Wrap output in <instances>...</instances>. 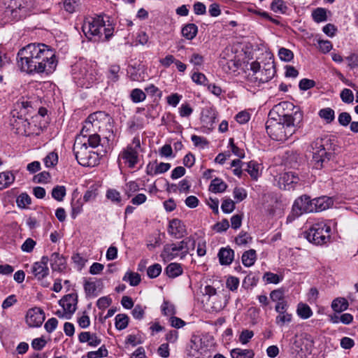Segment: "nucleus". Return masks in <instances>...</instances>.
<instances>
[{
	"label": "nucleus",
	"mask_w": 358,
	"mask_h": 358,
	"mask_svg": "<svg viewBox=\"0 0 358 358\" xmlns=\"http://www.w3.org/2000/svg\"><path fill=\"white\" fill-rule=\"evenodd\" d=\"M17 65L27 73L49 74L57 66L55 52L44 43H30L21 48L17 53Z\"/></svg>",
	"instance_id": "obj_1"
},
{
	"label": "nucleus",
	"mask_w": 358,
	"mask_h": 358,
	"mask_svg": "<svg viewBox=\"0 0 358 358\" xmlns=\"http://www.w3.org/2000/svg\"><path fill=\"white\" fill-rule=\"evenodd\" d=\"M279 107L292 108L293 111L290 114L279 115L278 120L268 119L266 123V129L271 138L275 141H285L301 127L303 120V113L299 107H296L289 102L280 103Z\"/></svg>",
	"instance_id": "obj_2"
},
{
	"label": "nucleus",
	"mask_w": 358,
	"mask_h": 358,
	"mask_svg": "<svg viewBox=\"0 0 358 358\" xmlns=\"http://www.w3.org/2000/svg\"><path fill=\"white\" fill-rule=\"evenodd\" d=\"M82 29L85 36L94 42L108 40L114 31L113 26L109 23L106 24L100 16L85 21Z\"/></svg>",
	"instance_id": "obj_3"
},
{
	"label": "nucleus",
	"mask_w": 358,
	"mask_h": 358,
	"mask_svg": "<svg viewBox=\"0 0 358 358\" xmlns=\"http://www.w3.org/2000/svg\"><path fill=\"white\" fill-rule=\"evenodd\" d=\"M250 71L247 76V81L252 86L257 87L271 80L275 73L273 62L271 61L265 63L263 66L258 62H252Z\"/></svg>",
	"instance_id": "obj_4"
},
{
	"label": "nucleus",
	"mask_w": 358,
	"mask_h": 358,
	"mask_svg": "<svg viewBox=\"0 0 358 358\" xmlns=\"http://www.w3.org/2000/svg\"><path fill=\"white\" fill-rule=\"evenodd\" d=\"M313 159L312 163L316 169H320L331 156V139L328 136L318 138L311 144Z\"/></svg>",
	"instance_id": "obj_5"
},
{
	"label": "nucleus",
	"mask_w": 358,
	"mask_h": 358,
	"mask_svg": "<svg viewBox=\"0 0 358 358\" xmlns=\"http://www.w3.org/2000/svg\"><path fill=\"white\" fill-rule=\"evenodd\" d=\"M96 64L80 62L73 68V76L78 85L89 88L96 80Z\"/></svg>",
	"instance_id": "obj_6"
},
{
	"label": "nucleus",
	"mask_w": 358,
	"mask_h": 358,
	"mask_svg": "<svg viewBox=\"0 0 358 358\" xmlns=\"http://www.w3.org/2000/svg\"><path fill=\"white\" fill-rule=\"evenodd\" d=\"M73 152L78 162L83 166H94L99 163V155L88 149L87 142L77 136L73 145Z\"/></svg>",
	"instance_id": "obj_7"
},
{
	"label": "nucleus",
	"mask_w": 358,
	"mask_h": 358,
	"mask_svg": "<svg viewBox=\"0 0 358 358\" xmlns=\"http://www.w3.org/2000/svg\"><path fill=\"white\" fill-rule=\"evenodd\" d=\"M331 227L323 220H317L305 232L307 240L315 245L327 243L331 237Z\"/></svg>",
	"instance_id": "obj_8"
},
{
	"label": "nucleus",
	"mask_w": 358,
	"mask_h": 358,
	"mask_svg": "<svg viewBox=\"0 0 358 358\" xmlns=\"http://www.w3.org/2000/svg\"><path fill=\"white\" fill-rule=\"evenodd\" d=\"M141 148V141L138 136L133 138L131 144L128 145L120 153L118 162H123L129 168H134L138 162V151Z\"/></svg>",
	"instance_id": "obj_9"
},
{
	"label": "nucleus",
	"mask_w": 358,
	"mask_h": 358,
	"mask_svg": "<svg viewBox=\"0 0 358 358\" xmlns=\"http://www.w3.org/2000/svg\"><path fill=\"white\" fill-rule=\"evenodd\" d=\"M78 296L76 294H69L64 296L59 304L62 310H58L55 313L58 317L70 320L77 309Z\"/></svg>",
	"instance_id": "obj_10"
},
{
	"label": "nucleus",
	"mask_w": 358,
	"mask_h": 358,
	"mask_svg": "<svg viewBox=\"0 0 358 358\" xmlns=\"http://www.w3.org/2000/svg\"><path fill=\"white\" fill-rule=\"evenodd\" d=\"M104 115L102 112H96L90 115L85 121L80 131V137L85 138L89 134H96L101 128L100 120Z\"/></svg>",
	"instance_id": "obj_11"
},
{
	"label": "nucleus",
	"mask_w": 358,
	"mask_h": 358,
	"mask_svg": "<svg viewBox=\"0 0 358 358\" xmlns=\"http://www.w3.org/2000/svg\"><path fill=\"white\" fill-rule=\"evenodd\" d=\"M313 200L306 195H303L295 200L292 211L293 213L299 216L303 213L314 212Z\"/></svg>",
	"instance_id": "obj_12"
},
{
	"label": "nucleus",
	"mask_w": 358,
	"mask_h": 358,
	"mask_svg": "<svg viewBox=\"0 0 358 358\" xmlns=\"http://www.w3.org/2000/svg\"><path fill=\"white\" fill-rule=\"evenodd\" d=\"M15 7L8 5L10 12L15 15V17L22 18L25 17L32 9L33 0H17L15 2Z\"/></svg>",
	"instance_id": "obj_13"
},
{
	"label": "nucleus",
	"mask_w": 358,
	"mask_h": 358,
	"mask_svg": "<svg viewBox=\"0 0 358 358\" xmlns=\"http://www.w3.org/2000/svg\"><path fill=\"white\" fill-rule=\"evenodd\" d=\"M288 303L275 304V310L278 313L275 322L279 327H283L292 321V314L288 311Z\"/></svg>",
	"instance_id": "obj_14"
},
{
	"label": "nucleus",
	"mask_w": 358,
	"mask_h": 358,
	"mask_svg": "<svg viewBox=\"0 0 358 358\" xmlns=\"http://www.w3.org/2000/svg\"><path fill=\"white\" fill-rule=\"evenodd\" d=\"M25 320L30 327H38L45 320V313L40 308H31L26 314Z\"/></svg>",
	"instance_id": "obj_15"
},
{
	"label": "nucleus",
	"mask_w": 358,
	"mask_h": 358,
	"mask_svg": "<svg viewBox=\"0 0 358 358\" xmlns=\"http://www.w3.org/2000/svg\"><path fill=\"white\" fill-rule=\"evenodd\" d=\"M161 257L166 262H169L178 257L180 259L184 258V257H182V250H180L179 243L165 245Z\"/></svg>",
	"instance_id": "obj_16"
},
{
	"label": "nucleus",
	"mask_w": 358,
	"mask_h": 358,
	"mask_svg": "<svg viewBox=\"0 0 358 358\" xmlns=\"http://www.w3.org/2000/svg\"><path fill=\"white\" fill-rule=\"evenodd\" d=\"M299 182V177L294 172L289 171L282 173L278 180L281 189L289 190L293 189L294 185Z\"/></svg>",
	"instance_id": "obj_17"
},
{
	"label": "nucleus",
	"mask_w": 358,
	"mask_h": 358,
	"mask_svg": "<svg viewBox=\"0 0 358 358\" xmlns=\"http://www.w3.org/2000/svg\"><path fill=\"white\" fill-rule=\"evenodd\" d=\"M168 233L176 238H180L186 234L185 226L181 220L173 219L169 222Z\"/></svg>",
	"instance_id": "obj_18"
},
{
	"label": "nucleus",
	"mask_w": 358,
	"mask_h": 358,
	"mask_svg": "<svg viewBox=\"0 0 358 358\" xmlns=\"http://www.w3.org/2000/svg\"><path fill=\"white\" fill-rule=\"evenodd\" d=\"M314 211H322L331 207L334 202L331 198L328 196H321L313 199Z\"/></svg>",
	"instance_id": "obj_19"
},
{
	"label": "nucleus",
	"mask_w": 358,
	"mask_h": 358,
	"mask_svg": "<svg viewBox=\"0 0 358 358\" xmlns=\"http://www.w3.org/2000/svg\"><path fill=\"white\" fill-rule=\"evenodd\" d=\"M218 257L222 265H229L234 260V252L229 248H222L218 252Z\"/></svg>",
	"instance_id": "obj_20"
},
{
	"label": "nucleus",
	"mask_w": 358,
	"mask_h": 358,
	"mask_svg": "<svg viewBox=\"0 0 358 358\" xmlns=\"http://www.w3.org/2000/svg\"><path fill=\"white\" fill-rule=\"evenodd\" d=\"M78 340L80 343H87L92 347H96L101 343V339L96 334L89 331L81 332L78 336Z\"/></svg>",
	"instance_id": "obj_21"
},
{
	"label": "nucleus",
	"mask_w": 358,
	"mask_h": 358,
	"mask_svg": "<svg viewBox=\"0 0 358 358\" xmlns=\"http://www.w3.org/2000/svg\"><path fill=\"white\" fill-rule=\"evenodd\" d=\"M182 250V257H185L193 251L196 246L195 240L191 237H187L182 241L178 242Z\"/></svg>",
	"instance_id": "obj_22"
},
{
	"label": "nucleus",
	"mask_w": 358,
	"mask_h": 358,
	"mask_svg": "<svg viewBox=\"0 0 358 358\" xmlns=\"http://www.w3.org/2000/svg\"><path fill=\"white\" fill-rule=\"evenodd\" d=\"M84 204V201L81 197H78L76 199L75 195L73 196L71 206V217L75 219L78 215H79L83 211V207Z\"/></svg>",
	"instance_id": "obj_23"
},
{
	"label": "nucleus",
	"mask_w": 358,
	"mask_h": 358,
	"mask_svg": "<svg viewBox=\"0 0 358 358\" xmlns=\"http://www.w3.org/2000/svg\"><path fill=\"white\" fill-rule=\"evenodd\" d=\"M220 62L222 70L227 73L236 72L238 69L241 64L239 60L236 59H222Z\"/></svg>",
	"instance_id": "obj_24"
},
{
	"label": "nucleus",
	"mask_w": 358,
	"mask_h": 358,
	"mask_svg": "<svg viewBox=\"0 0 358 358\" xmlns=\"http://www.w3.org/2000/svg\"><path fill=\"white\" fill-rule=\"evenodd\" d=\"M232 358H254L255 352L251 349L234 348L230 352Z\"/></svg>",
	"instance_id": "obj_25"
},
{
	"label": "nucleus",
	"mask_w": 358,
	"mask_h": 358,
	"mask_svg": "<svg viewBox=\"0 0 358 358\" xmlns=\"http://www.w3.org/2000/svg\"><path fill=\"white\" fill-rule=\"evenodd\" d=\"M198 32L197 26L194 24H187L182 29V35L187 40L193 39Z\"/></svg>",
	"instance_id": "obj_26"
},
{
	"label": "nucleus",
	"mask_w": 358,
	"mask_h": 358,
	"mask_svg": "<svg viewBox=\"0 0 358 358\" xmlns=\"http://www.w3.org/2000/svg\"><path fill=\"white\" fill-rule=\"evenodd\" d=\"M32 273L38 280H42L49 273L48 266H43L35 262L32 266Z\"/></svg>",
	"instance_id": "obj_27"
},
{
	"label": "nucleus",
	"mask_w": 358,
	"mask_h": 358,
	"mask_svg": "<svg viewBox=\"0 0 358 358\" xmlns=\"http://www.w3.org/2000/svg\"><path fill=\"white\" fill-rule=\"evenodd\" d=\"M166 273L169 278H176L182 273L181 265L178 263H171L166 268Z\"/></svg>",
	"instance_id": "obj_28"
},
{
	"label": "nucleus",
	"mask_w": 358,
	"mask_h": 358,
	"mask_svg": "<svg viewBox=\"0 0 358 358\" xmlns=\"http://www.w3.org/2000/svg\"><path fill=\"white\" fill-rule=\"evenodd\" d=\"M15 180L14 175L10 171L0 173V189L6 188Z\"/></svg>",
	"instance_id": "obj_29"
},
{
	"label": "nucleus",
	"mask_w": 358,
	"mask_h": 358,
	"mask_svg": "<svg viewBox=\"0 0 358 358\" xmlns=\"http://www.w3.org/2000/svg\"><path fill=\"white\" fill-rule=\"evenodd\" d=\"M348 302L345 298L338 297L335 299L331 303L332 309L338 313L343 312L348 309Z\"/></svg>",
	"instance_id": "obj_30"
},
{
	"label": "nucleus",
	"mask_w": 358,
	"mask_h": 358,
	"mask_svg": "<svg viewBox=\"0 0 358 358\" xmlns=\"http://www.w3.org/2000/svg\"><path fill=\"white\" fill-rule=\"evenodd\" d=\"M256 259V251L252 249L245 252L242 255V262L243 265L247 267L252 266L255 264Z\"/></svg>",
	"instance_id": "obj_31"
},
{
	"label": "nucleus",
	"mask_w": 358,
	"mask_h": 358,
	"mask_svg": "<svg viewBox=\"0 0 358 358\" xmlns=\"http://www.w3.org/2000/svg\"><path fill=\"white\" fill-rule=\"evenodd\" d=\"M51 266L53 270H61L65 264L64 258L57 252H54L50 257Z\"/></svg>",
	"instance_id": "obj_32"
},
{
	"label": "nucleus",
	"mask_w": 358,
	"mask_h": 358,
	"mask_svg": "<svg viewBox=\"0 0 358 358\" xmlns=\"http://www.w3.org/2000/svg\"><path fill=\"white\" fill-rule=\"evenodd\" d=\"M327 10L323 8H317L312 12V17L317 22H322L327 20Z\"/></svg>",
	"instance_id": "obj_33"
},
{
	"label": "nucleus",
	"mask_w": 358,
	"mask_h": 358,
	"mask_svg": "<svg viewBox=\"0 0 358 358\" xmlns=\"http://www.w3.org/2000/svg\"><path fill=\"white\" fill-rule=\"evenodd\" d=\"M122 280L128 282L131 286H136L141 282V275L138 273L128 271L125 273Z\"/></svg>",
	"instance_id": "obj_34"
},
{
	"label": "nucleus",
	"mask_w": 358,
	"mask_h": 358,
	"mask_svg": "<svg viewBox=\"0 0 358 358\" xmlns=\"http://www.w3.org/2000/svg\"><path fill=\"white\" fill-rule=\"evenodd\" d=\"M318 115L327 123H331L335 118V113L331 108H324L320 110Z\"/></svg>",
	"instance_id": "obj_35"
},
{
	"label": "nucleus",
	"mask_w": 358,
	"mask_h": 358,
	"mask_svg": "<svg viewBox=\"0 0 358 358\" xmlns=\"http://www.w3.org/2000/svg\"><path fill=\"white\" fill-rule=\"evenodd\" d=\"M227 188V185L220 178H215L212 180L210 185V190L213 192H223Z\"/></svg>",
	"instance_id": "obj_36"
},
{
	"label": "nucleus",
	"mask_w": 358,
	"mask_h": 358,
	"mask_svg": "<svg viewBox=\"0 0 358 358\" xmlns=\"http://www.w3.org/2000/svg\"><path fill=\"white\" fill-rule=\"evenodd\" d=\"M247 172L250 174L251 178L254 180H257L259 176V164L256 162L250 161L247 164Z\"/></svg>",
	"instance_id": "obj_37"
},
{
	"label": "nucleus",
	"mask_w": 358,
	"mask_h": 358,
	"mask_svg": "<svg viewBox=\"0 0 358 358\" xmlns=\"http://www.w3.org/2000/svg\"><path fill=\"white\" fill-rule=\"evenodd\" d=\"M270 298L276 304H281L282 303H287L285 298V292L280 289H275L271 292Z\"/></svg>",
	"instance_id": "obj_38"
},
{
	"label": "nucleus",
	"mask_w": 358,
	"mask_h": 358,
	"mask_svg": "<svg viewBox=\"0 0 358 358\" xmlns=\"http://www.w3.org/2000/svg\"><path fill=\"white\" fill-rule=\"evenodd\" d=\"M129 323V317L125 314H118L115 316V327L118 330L124 329Z\"/></svg>",
	"instance_id": "obj_39"
},
{
	"label": "nucleus",
	"mask_w": 358,
	"mask_h": 358,
	"mask_svg": "<svg viewBox=\"0 0 358 358\" xmlns=\"http://www.w3.org/2000/svg\"><path fill=\"white\" fill-rule=\"evenodd\" d=\"M66 196V187L62 185H57L52 190V196L58 201H63Z\"/></svg>",
	"instance_id": "obj_40"
},
{
	"label": "nucleus",
	"mask_w": 358,
	"mask_h": 358,
	"mask_svg": "<svg viewBox=\"0 0 358 358\" xmlns=\"http://www.w3.org/2000/svg\"><path fill=\"white\" fill-rule=\"evenodd\" d=\"M296 311L298 315L303 319H308L313 314L310 308L308 305L303 303L299 304Z\"/></svg>",
	"instance_id": "obj_41"
},
{
	"label": "nucleus",
	"mask_w": 358,
	"mask_h": 358,
	"mask_svg": "<svg viewBox=\"0 0 358 358\" xmlns=\"http://www.w3.org/2000/svg\"><path fill=\"white\" fill-rule=\"evenodd\" d=\"M16 202L18 207L26 208L31 204V199L27 193H22L17 196Z\"/></svg>",
	"instance_id": "obj_42"
},
{
	"label": "nucleus",
	"mask_w": 358,
	"mask_h": 358,
	"mask_svg": "<svg viewBox=\"0 0 358 358\" xmlns=\"http://www.w3.org/2000/svg\"><path fill=\"white\" fill-rule=\"evenodd\" d=\"M130 97L133 102L139 103L145 99L146 95L143 90L136 88L131 92Z\"/></svg>",
	"instance_id": "obj_43"
},
{
	"label": "nucleus",
	"mask_w": 358,
	"mask_h": 358,
	"mask_svg": "<svg viewBox=\"0 0 358 358\" xmlns=\"http://www.w3.org/2000/svg\"><path fill=\"white\" fill-rule=\"evenodd\" d=\"M271 8L275 13H284L287 10V6L282 0H274L271 3Z\"/></svg>",
	"instance_id": "obj_44"
},
{
	"label": "nucleus",
	"mask_w": 358,
	"mask_h": 358,
	"mask_svg": "<svg viewBox=\"0 0 358 358\" xmlns=\"http://www.w3.org/2000/svg\"><path fill=\"white\" fill-rule=\"evenodd\" d=\"M278 56L282 61L290 62L294 57V53L289 49L280 48L278 50Z\"/></svg>",
	"instance_id": "obj_45"
},
{
	"label": "nucleus",
	"mask_w": 358,
	"mask_h": 358,
	"mask_svg": "<svg viewBox=\"0 0 358 358\" xmlns=\"http://www.w3.org/2000/svg\"><path fill=\"white\" fill-rule=\"evenodd\" d=\"M77 322L80 327L83 329H86L90 325V317L85 311L80 315L78 314Z\"/></svg>",
	"instance_id": "obj_46"
},
{
	"label": "nucleus",
	"mask_w": 358,
	"mask_h": 358,
	"mask_svg": "<svg viewBox=\"0 0 358 358\" xmlns=\"http://www.w3.org/2000/svg\"><path fill=\"white\" fill-rule=\"evenodd\" d=\"M58 162V155L55 152H50L45 158L44 163L47 167L55 166Z\"/></svg>",
	"instance_id": "obj_47"
},
{
	"label": "nucleus",
	"mask_w": 358,
	"mask_h": 358,
	"mask_svg": "<svg viewBox=\"0 0 358 358\" xmlns=\"http://www.w3.org/2000/svg\"><path fill=\"white\" fill-rule=\"evenodd\" d=\"M162 272V266L159 264H155L150 266L147 270V274L149 278H157Z\"/></svg>",
	"instance_id": "obj_48"
},
{
	"label": "nucleus",
	"mask_w": 358,
	"mask_h": 358,
	"mask_svg": "<svg viewBox=\"0 0 358 358\" xmlns=\"http://www.w3.org/2000/svg\"><path fill=\"white\" fill-rule=\"evenodd\" d=\"M85 291L88 296L96 295V285L94 281L87 280L84 284Z\"/></svg>",
	"instance_id": "obj_49"
},
{
	"label": "nucleus",
	"mask_w": 358,
	"mask_h": 358,
	"mask_svg": "<svg viewBox=\"0 0 358 358\" xmlns=\"http://www.w3.org/2000/svg\"><path fill=\"white\" fill-rule=\"evenodd\" d=\"M87 137H88L87 139L84 138V141L87 142V144L88 143L89 145L93 148L98 147L101 141L99 135L96 133L93 134H89V136Z\"/></svg>",
	"instance_id": "obj_50"
},
{
	"label": "nucleus",
	"mask_w": 358,
	"mask_h": 358,
	"mask_svg": "<svg viewBox=\"0 0 358 358\" xmlns=\"http://www.w3.org/2000/svg\"><path fill=\"white\" fill-rule=\"evenodd\" d=\"M162 310L165 315H173L176 313L174 305L167 301H164L162 306Z\"/></svg>",
	"instance_id": "obj_51"
},
{
	"label": "nucleus",
	"mask_w": 358,
	"mask_h": 358,
	"mask_svg": "<svg viewBox=\"0 0 358 358\" xmlns=\"http://www.w3.org/2000/svg\"><path fill=\"white\" fill-rule=\"evenodd\" d=\"M106 197L111 201L119 203L121 201L120 193L116 189H108L106 192Z\"/></svg>",
	"instance_id": "obj_52"
},
{
	"label": "nucleus",
	"mask_w": 358,
	"mask_h": 358,
	"mask_svg": "<svg viewBox=\"0 0 358 358\" xmlns=\"http://www.w3.org/2000/svg\"><path fill=\"white\" fill-rule=\"evenodd\" d=\"M78 4L76 0H64L63 7L64 10L69 13H73L76 11Z\"/></svg>",
	"instance_id": "obj_53"
},
{
	"label": "nucleus",
	"mask_w": 358,
	"mask_h": 358,
	"mask_svg": "<svg viewBox=\"0 0 358 358\" xmlns=\"http://www.w3.org/2000/svg\"><path fill=\"white\" fill-rule=\"evenodd\" d=\"M221 208L225 213H231L235 208V203L231 199H227L223 201Z\"/></svg>",
	"instance_id": "obj_54"
},
{
	"label": "nucleus",
	"mask_w": 358,
	"mask_h": 358,
	"mask_svg": "<svg viewBox=\"0 0 358 358\" xmlns=\"http://www.w3.org/2000/svg\"><path fill=\"white\" fill-rule=\"evenodd\" d=\"M120 67L116 65L111 66L108 70V78L110 82L115 83L118 80Z\"/></svg>",
	"instance_id": "obj_55"
},
{
	"label": "nucleus",
	"mask_w": 358,
	"mask_h": 358,
	"mask_svg": "<svg viewBox=\"0 0 358 358\" xmlns=\"http://www.w3.org/2000/svg\"><path fill=\"white\" fill-rule=\"evenodd\" d=\"M226 285L231 291H236L239 285V279L234 276H230L227 279Z\"/></svg>",
	"instance_id": "obj_56"
},
{
	"label": "nucleus",
	"mask_w": 358,
	"mask_h": 358,
	"mask_svg": "<svg viewBox=\"0 0 358 358\" xmlns=\"http://www.w3.org/2000/svg\"><path fill=\"white\" fill-rule=\"evenodd\" d=\"M254 333L252 331L245 329L242 331L239 336V341L243 344H247L249 341L253 337Z\"/></svg>",
	"instance_id": "obj_57"
},
{
	"label": "nucleus",
	"mask_w": 358,
	"mask_h": 358,
	"mask_svg": "<svg viewBox=\"0 0 358 358\" xmlns=\"http://www.w3.org/2000/svg\"><path fill=\"white\" fill-rule=\"evenodd\" d=\"M97 195H98L97 189L94 187H91L85 193V194L83 196V201L85 202H89L90 201H93L96 199Z\"/></svg>",
	"instance_id": "obj_58"
},
{
	"label": "nucleus",
	"mask_w": 358,
	"mask_h": 358,
	"mask_svg": "<svg viewBox=\"0 0 358 358\" xmlns=\"http://www.w3.org/2000/svg\"><path fill=\"white\" fill-rule=\"evenodd\" d=\"M192 80L198 85H208V79L202 73H194L192 76Z\"/></svg>",
	"instance_id": "obj_59"
},
{
	"label": "nucleus",
	"mask_w": 358,
	"mask_h": 358,
	"mask_svg": "<svg viewBox=\"0 0 358 358\" xmlns=\"http://www.w3.org/2000/svg\"><path fill=\"white\" fill-rule=\"evenodd\" d=\"M108 355V350L101 347L98 350L96 351H91L89 352L87 355V358H98V357H104Z\"/></svg>",
	"instance_id": "obj_60"
},
{
	"label": "nucleus",
	"mask_w": 358,
	"mask_h": 358,
	"mask_svg": "<svg viewBox=\"0 0 358 358\" xmlns=\"http://www.w3.org/2000/svg\"><path fill=\"white\" fill-rule=\"evenodd\" d=\"M341 98L345 103H352L354 100L353 93L350 90L345 88L341 92Z\"/></svg>",
	"instance_id": "obj_61"
},
{
	"label": "nucleus",
	"mask_w": 358,
	"mask_h": 358,
	"mask_svg": "<svg viewBox=\"0 0 358 358\" xmlns=\"http://www.w3.org/2000/svg\"><path fill=\"white\" fill-rule=\"evenodd\" d=\"M263 279L267 283L278 284L280 281V278L278 275L267 272L264 275Z\"/></svg>",
	"instance_id": "obj_62"
},
{
	"label": "nucleus",
	"mask_w": 358,
	"mask_h": 358,
	"mask_svg": "<svg viewBox=\"0 0 358 358\" xmlns=\"http://www.w3.org/2000/svg\"><path fill=\"white\" fill-rule=\"evenodd\" d=\"M319 49L323 53H327L332 49V44L329 41L318 40Z\"/></svg>",
	"instance_id": "obj_63"
},
{
	"label": "nucleus",
	"mask_w": 358,
	"mask_h": 358,
	"mask_svg": "<svg viewBox=\"0 0 358 358\" xmlns=\"http://www.w3.org/2000/svg\"><path fill=\"white\" fill-rule=\"evenodd\" d=\"M57 320L55 317H52L45 323L44 327L48 333H51L55 330V329L57 327Z\"/></svg>",
	"instance_id": "obj_64"
}]
</instances>
